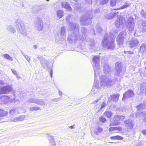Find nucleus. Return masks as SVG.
Returning a JSON list of instances; mask_svg holds the SVG:
<instances>
[{
	"instance_id": "1",
	"label": "nucleus",
	"mask_w": 146,
	"mask_h": 146,
	"mask_svg": "<svg viewBox=\"0 0 146 146\" xmlns=\"http://www.w3.org/2000/svg\"><path fill=\"white\" fill-rule=\"evenodd\" d=\"M100 62V57L98 56H94L93 58L92 63L93 68L94 71L95 80L94 83V87L91 91L92 95H94L97 92V89L99 88L96 79V76L97 74H99L100 71L99 63Z\"/></svg>"
},
{
	"instance_id": "2",
	"label": "nucleus",
	"mask_w": 146,
	"mask_h": 146,
	"mask_svg": "<svg viewBox=\"0 0 146 146\" xmlns=\"http://www.w3.org/2000/svg\"><path fill=\"white\" fill-rule=\"evenodd\" d=\"M78 24L74 23H69V28L71 30H74L76 32V34L74 33V37L71 36V35H69L68 37V39H71L72 40L74 39V38L75 39L77 40H83L84 39H86V29L84 28H82L81 29V32L82 33V36H80V35L79 34V33L78 32L79 29H78Z\"/></svg>"
},
{
	"instance_id": "3",
	"label": "nucleus",
	"mask_w": 146,
	"mask_h": 146,
	"mask_svg": "<svg viewBox=\"0 0 146 146\" xmlns=\"http://www.w3.org/2000/svg\"><path fill=\"white\" fill-rule=\"evenodd\" d=\"M15 25L18 31L23 36H26L28 33V28L26 27L24 22L21 19H18L15 22Z\"/></svg>"
},
{
	"instance_id": "4",
	"label": "nucleus",
	"mask_w": 146,
	"mask_h": 146,
	"mask_svg": "<svg viewBox=\"0 0 146 146\" xmlns=\"http://www.w3.org/2000/svg\"><path fill=\"white\" fill-rule=\"evenodd\" d=\"M102 45L105 47L107 49H113L115 48L114 40L110 36H106L103 39L102 43Z\"/></svg>"
},
{
	"instance_id": "5",
	"label": "nucleus",
	"mask_w": 146,
	"mask_h": 146,
	"mask_svg": "<svg viewBox=\"0 0 146 146\" xmlns=\"http://www.w3.org/2000/svg\"><path fill=\"white\" fill-rule=\"evenodd\" d=\"M92 17V11H89L87 12L85 15L81 16L80 19L81 24L84 25H89L91 22Z\"/></svg>"
},
{
	"instance_id": "6",
	"label": "nucleus",
	"mask_w": 146,
	"mask_h": 146,
	"mask_svg": "<svg viewBox=\"0 0 146 146\" xmlns=\"http://www.w3.org/2000/svg\"><path fill=\"white\" fill-rule=\"evenodd\" d=\"M110 76H100V85L102 87L106 86H111L113 84V82L111 80Z\"/></svg>"
},
{
	"instance_id": "7",
	"label": "nucleus",
	"mask_w": 146,
	"mask_h": 146,
	"mask_svg": "<svg viewBox=\"0 0 146 146\" xmlns=\"http://www.w3.org/2000/svg\"><path fill=\"white\" fill-rule=\"evenodd\" d=\"M137 27L136 32L139 33H143L146 31V22L145 20H140L137 23Z\"/></svg>"
},
{
	"instance_id": "8",
	"label": "nucleus",
	"mask_w": 146,
	"mask_h": 146,
	"mask_svg": "<svg viewBox=\"0 0 146 146\" xmlns=\"http://www.w3.org/2000/svg\"><path fill=\"white\" fill-rule=\"evenodd\" d=\"M125 21V19L124 17L118 15L117 16V19L115 23V26L119 29L118 31H119L120 29L122 27V25Z\"/></svg>"
},
{
	"instance_id": "9",
	"label": "nucleus",
	"mask_w": 146,
	"mask_h": 146,
	"mask_svg": "<svg viewBox=\"0 0 146 146\" xmlns=\"http://www.w3.org/2000/svg\"><path fill=\"white\" fill-rule=\"evenodd\" d=\"M126 25L128 30L129 31H133L134 29L135 24L133 18L130 17L126 21Z\"/></svg>"
},
{
	"instance_id": "10",
	"label": "nucleus",
	"mask_w": 146,
	"mask_h": 146,
	"mask_svg": "<svg viewBox=\"0 0 146 146\" xmlns=\"http://www.w3.org/2000/svg\"><path fill=\"white\" fill-rule=\"evenodd\" d=\"M126 35L125 32L123 31L120 33L117 37V41L118 44L119 46H122L124 42V38Z\"/></svg>"
},
{
	"instance_id": "11",
	"label": "nucleus",
	"mask_w": 146,
	"mask_h": 146,
	"mask_svg": "<svg viewBox=\"0 0 146 146\" xmlns=\"http://www.w3.org/2000/svg\"><path fill=\"white\" fill-rule=\"evenodd\" d=\"M13 89L11 86L7 85L6 86L0 87V94H7L12 91Z\"/></svg>"
},
{
	"instance_id": "12",
	"label": "nucleus",
	"mask_w": 146,
	"mask_h": 146,
	"mask_svg": "<svg viewBox=\"0 0 146 146\" xmlns=\"http://www.w3.org/2000/svg\"><path fill=\"white\" fill-rule=\"evenodd\" d=\"M128 43L131 48L136 47L139 45V42L137 39L135 38H132L128 42Z\"/></svg>"
},
{
	"instance_id": "13",
	"label": "nucleus",
	"mask_w": 146,
	"mask_h": 146,
	"mask_svg": "<svg viewBox=\"0 0 146 146\" xmlns=\"http://www.w3.org/2000/svg\"><path fill=\"white\" fill-rule=\"evenodd\" d=\"M134 96V93L133 91L131 90H129L123 94L122 100H124L125 98L131 97Z\"/></svg>"
},
{
	"instance_id": "14",
	"label": "nucleus",
	"mask_w": 146,
	"mask_h": 146,
	"mask_svg": "<svg viewBox=\"0 0 146 146\" xmlns=\"http://www.w3.org/2000/svg\"><path fill=\"white\" fill-rule=\"evenodd\" d=\"M35 26L38 31H40L43 28V23L41 20L39 19L35 23Z\"/></svg>"
},
{
	"instance_id": "15",
	"label": "nucleus",
	"mask_w": 146,
	"mask_h": 146,
	"mask_svg": "<svg viewBox=\"0 0 146 146\" xmlns=\"http://www.w3.org/2000/svg\"><path fill=\"white\" fill-rule=\"evenodd\" d=\"M103 70L104 73L106 74L102 76H110V75L109 73L110 71V68L108 64H106L104 66Z\"/></svg>"
},
{
	"instance_id": "16",
	"label": "nucleus",
	"mask_w": 146,
	"mask_h": 146,
	"mask_svg": "<svg viewBox=\"0 0 146 146\" xmlns=\"http://www.w3.org/2000/svg\"><path fill=\"white\" fill-rule=\"evenodd\" d=\"M115 66L116 72L115 75L117 76L121 71L122 66L120 62H117L115 64Z\"/></svg>"
},
{
	"instance_id": "17",
	"label": "nucleus",
	"mask_w": 146,
	"mask_h": 146,
	"mask_svg": "<svg viewBox=\"0 0 146 146\" xmlns=\"http://www.w3.org/2000/svg\"><path fill=\"white\" fill-rule=\"evenodd\" d=\"M61 5L62 8H65L67 11L71 12L72 11V8L67 2H62Z\"/></svg>"
},
{
	"instance_id": "18",
	"label": "nucleus",
	"mask_w": 146,
	"mask_h": 146,
	"mask_svg": "<svg viewBox=\"0 0 146 146\" xmlns=\"http://www.w3.org/2000/svg\"><path fill=\"white\" fill-rule=\"evenodd\" d=\"M20 109L19 108L13 109L9 111V114L11 117H13L14 115L19 113Z\"/></svg>"
},
{
	"instance_id": "19",
	"label": "nucleus",
	"mask_w": 146,
	"mask_h": 146,
	"mask_svg": "<svg viewBox=\"0 0 146 146\" xmlns=\"http://www.w3.org/2000/svg\"><path fill=\"white\" fill-rule=\"evenodd\" d=\"M125 126L130 129H132L133 127V123L132 120L128 119L124 121Z\"/></svg>"
},
{
	"instance_id": "20",
	"label": "nucleus",
	"mask_w": 146,
	"mask_h": 146,
	"mask_svg": "<svg viewBox=\"0 0 146 146\" xmlns=\"http://www.w3.org/2000/svg\"><path fill=\"white\" fill-rule=\"evenodd\" d=\"M119 96V94L111 95L110 96L109 100L110 101L116 102L118 100Z\"/></svg>"
},
{
	"instance_id": "21",
	"label": "nucleus",
	"mask_w": 146,
	"mask_h": 146,
	"mask_svg": "<svg viewBox=\"0 0 146 146\" xmlns=\"http://www.w3.org/2000/svg\"><path fill=\"white\" fill-rule=\"evenodd\" d=\"M40 63L41 65L44 68H46L48 66V62L44 58H42L41 60H40Z\"/></svg>"
},
{
	"instance_id": "22",
	"label": "nucleus",
	"mask_w": 146,
	"mask_h": 146,
	"mask_svg": "<svg viewBox=\"0 0 146 146\" xmlns=\"http://www.w3.org/2000/svg\"><path fill=\"white\" fill-rule=\"evenodd\" d=\"M139 51L142 54H144L146 53V45L145 44H142L140 46Z\"/></svg>"
},
{
	"instance_id": "23",
	"label": "nucleus",
	"mask_w": 146,
	"mask_h": 146,
	"mask_svg": "<svg viewBox=\"0 0 146 146\" xmlns=\"http://www.w3.org/2000/svg\"><path fill=\"white\" fill-rule=\"evenodd\" d=\"M60 35L62 38H64L65 37L66 31L64 27H62L60 29Z\"/></svg>"
},
{
	"instance_id": "24",
	"label": "nucleus",
	"mask_w": 146,
	"mask_h": 146,
	"mask_svg": "<svg viewBox=\"0 0 146 146\" xmlns=\"http://www.w3.org/2000/svg\"><path fill=\"white\" fill-rule=\"evenodd\" d=\"M25 118V116L22 115L20 116L19 117H16L14 120H11L15 122L17 121H21L23 120Z\"/></svg>"
},
{
	"instance_id": "25",
	"label": "nucleus",
	"mask_w": 146,
	"mask_h": 146,
	"mask_svg": "<svg viewBox=\"0 0 146 146\" xmlns=\"http://www.w3.org/2000/svg\"><path fill=\"white\" fill-rule=\"evenodd\" d=\"M112 115L113 113L112 112L109 111H105L103 114L104 115L107 117L108 118H110Z\"/></svg>"
},
{
	"instance_id": "26",
	"label": "nucleus",
	"mask_w": 146,
	"mask_h": 146,
	"mask_svg": "<svg viewBox=\"0 0 146 146\" xmlns=\"http://www.w3.org/2000/svg\"><path fill=\"white\" fill-rule=\"evenodd\" d=\"M7 29L12 33H14L16 32L15 28L11 25H8L7 27Z\"/></svg>"
},
{
	"instance_id": "27",
	"label": "nucleus",
	"mask_w": 146,
	"mask_h": 146,
	"mask_svg": "<svg viewBox=\"0 0 146 146\" xmlns=\"http://www.w3.org/2000/svg\"><path fill=\"white\" fill-rule=\"evenodd\" d=\"M117 12H115L112 13V15L111 14H109L107 15H106L105 17L107 19H110V18H112L113 17H114L117 14Z\"/></svg>"
},
{
	"instance_id": "28",
	"label": "nucleus",
	"mask_w": 146,
	"mask_h": 146,
	"mask_svg": "<svg viewBox=\"0 0 146 146\" xmlns=\"http://www.w3.org/2000/svg\"><path fill=\"white\" fill-rule=\"evenodd\" d=\"M5 58L11 61L13 60V59L12 57H11L9 54H3L2 55Z\"/></svg>"
},
{
	"instance_id": "29",
	"label": "nucleus",
	"mask_w": 146,
	"mask_h": 146,
	"mask_svg": "<svg viewBox=\"0 0 146 146\" xmlns=\"http://www.w3.org/2000/svg\"><path fill=\"white\" fill-rule=\"evenodd\" d=\"M63 11L61 10H58L57 11V14L59 19L61 18L63 15Z\"/></svg>"
},
{
	"instance_id": "30",
	"label": "nucleus",
	"mask_w": 146,
	"mask_h": 146,
	"mask_svg": "<svg viewBox=\"0 0 146 146\" xmlns=\"http://www.w3.org/2000/svg\"><path fill=\"white\" fill-rule=\"evenodd\" d=\"M38 98H31L28 100V102L30 103H33L37 104Z\"/></svg>"
},
{
	"instance_id": "31",
	"label": "nucleus",
	"mask_w": 146,
	"mask_h": 146,
	"mask_svg": "<svg viewBox=\"0 0 146 146\" xmlns=\"http://www.w3.org/2000/svg\"><path fill=\"white\" fill-rule=\"evenodd\" d=\"M8 112L2 109H0V116L4 117L7 114Z\"/></svg>"
},
{
	"instance_id": "32",
	"label": "nucleus",
	"mask_w": 146,
	"mask_h": 146,
	"mask_svg": "<svg viewBox=\"0 0 146 146\" xmlns=\"http://www.w3.org/2000/svg\"><path fill=\"white\" fill-rule=\"evenodd\" d=\"M50 144L52 146H54L55 145V143L54 141L53 137L52 136H50L49 139Z\"/></svg>"
},
{
	"instance_id": "33",
	"label": "nucleus",
	"mask_w": 146,
	"mask_h": 146,
	"mask_svg": "<svg viewBox=\"0 0 146 146\" xmlns=\"http://www.w3.org/2000/svg\"><path fill=\"white\" fill-rule=\"evenodd\" d=\"M116 120L114 119V117L113 118V120L112 121V124L113 125H117L119 124L120 122H119L120 120L117 118L116 119Z\"/></svg>"
},
{
	"instance_id": "34",
	"label": "nucleus",
	"mask_w": 146,
	"mask_h": 146,
	"mask_svg": "<svg viewBox=\"0 0 146 146\" xmlns=\"http://www.w3.org/2000/svg\"><path fill=\"white\" fill-rule=\"evenodd\" d=\"M102 31V28L99 25H96V31L97 33H101Z\"/></svg>"
},
{
	"instance_id": "35",
	"label": "nucleus",
	"mask_w": 146,
	"mask_h": 146,
	"mask_svg": "<svg viewBox=\"0 0 146 146\" xmlns=\"http://www.w3.org/2000/svg\"><path fill=\"white\" fill-rule=\"evenodd\" d=\"M117 118L119 119L120 121L123 120L125 119V117L123 116L119 115H115L114 116V119L116 120V119Z\"/></svg>"
},
{
	"instance_id": "36",
	"label": "nucleus",
	"mask_w": 146,
	"mask_h": 146,
	"mask_svg": "<svg viewBox=\"0 0 146 146\" xmlns=\"http://www.w3.org/2000/svg\"><path fill=\"white\" fill-rule=\"evenodd\" d=\"M37 102V104H39L42 106L44 105L45 104L44 101L42 99H38Z\"/></svg>"
},
{
	"instance_id": "37",
	"label": "nucleus",
	"mask_w": 146,
	"mask_h": 146,
	"mask_svg": "<svg viewBox=\"0 0 146 146\" xmlns=\"http://www.w3.org/2000/svg\"><path fill=\"white\" fill-rule=\"evenodd\" d=\"M96 129L97 131H95L94 132V133L96 135H98V133H101L103 131V129L100 127H98Z\"/></svg>"
},
{
	"instance_id": "38",
	"label": "nucleus",
	"mask_w": 146,
	"mask_h": 146,
	"mask_svg": "<svg viewBox=\"0 0 146 146\" xmlns=\"http://www.w3.org/2000/svg\"><path fill=\"white\" fill-rule=\"evenodd\" d=\"M40 109V108L38 107H32L29 108L30 110L32 111L38 110Z\"/></svg>"
},
{
	"instance_id": "39",
	"label": "nucleus",
	"mask_w": 146,
	"mask_h": 146,
	"mask_svg": "<svg viewBox=\"0 0 146 146\" xmlns=\"http://www.w3.org/2000/svg\"><path fill=\"white\" fill-rule=\"evenodd\" d=\"M105 106V104L104 103L102 102L98 108V109L97 110V112L99 111V110L102 109V108H104Z\"/></svg>"
},
{
	"instance_id": "40",
	"label": "nucleus",
	"mask_w": 146,
	"mask_h": 146,
	"mask_svg": "<svg viewBox=\"0 0 146 146\" xmlns=\"http://www.w3.org/2000/svg\"><path fill=\"white\" fill-rule=\"evenodd\" d=\"M10 97L8 96H3L1 98V99L3 100L4 102H6L7 100H8L10 98Z\"/></svg>"
},
{
	"instance_id": "41",
	"label": "nucleus",
	"mask_w": 146,
	"mask_h": 146,
	"mask_svg": "<svg viewBox=\"0 0 146 146\" xmlns=\"http://www.w3.org/2000/svg\"><path fill=\"white\" fill-rule=\"evenodd\" d=\"M145 107V105L143 104H141L137 106V109L139 110H141L143 108Z\"/></svg>"
},
{
	"instance_id": "42",
	"label": "nucleus",
	"mask_w": 146,
	"mask_h": 146,
	"mask_svg": "<svg viewBox=\"0 0 146 146\" xmlns=\"http://www.w3.org/2000/svg\"><path fill=\"white\" fill-rule=\"evenodd\" d=\"M99 120L102 123H104L106 121V119L103 116H102L99 118Z\"/></svg>"
},
{
	"instance_id": "43",
	"label": "nucleus",
	"mask_w": 146,
	"mask_h": 146,
	"mask_svg": "<svg viewBox=\"0 0 146 146\" xmlns=\"http://www.w3.org/2000/svg\"><path fill=\"white\" fill-rule=\"evenodd\" d=\"M121 137L120 136L117 135L111 137L110 139H121Z\"/></svg>"
},
{
	"instance_id": "44",
	"label": "nucleus",
	"mask_w": 146,
	"mask_h": 146,
	"mask_svg": "<svg viewBox=\"0 0 146 146\" xmlns=\"http://www.w3.org/2000/svg\"><path fill=\"white\" fill-rule=\"evenodd\" d=\"M130 3H127L126 4H125V5H124L123 6H122L119 9H123L124 8H126V7H127L130 6Z\"/></svg>"
},
{
	"instance_id": "45",
	"label": "nucleus",
	"mask_w": 146,
	"mask_h": 146,
	"mask_svg": "<svg viewBox=\"0 0 146 146\" xmlns=\"http://www.w3.org/2000/svg\"><path fill=\"white\" fill-rule=\"evenodd\" d=\"M23 56L25 57L26 58L27 60L29 62L30 61V58L27 56V55H25L24 54H23Z\"/></svg>"
},
{
	"instance_id": "46",
	"label": "nucleus",
	"mask_w": 146,
	"mask_h": 146,
	"mask_svg": "<svg viewBox=\"0 0 146 146\" xmlns=\"http://www.w3.org/2000/svg\"><path fill=\"white\" fill-rule=\"evenodd\" d=\"M110 3L111 5L112 6H114L117 4L116 0H111Z\"/></svg>"
},
{
	"instance_id": "47",
	"label": "nucleus",
	"mask_w": 146,
	"mask_h": 146,
	"mask_svg": "<svg viewBox=\"0 0 146 146\" xmlns=\"http://www.w3.org/2000/svg\"><path fill=\"white\" fill-rule=\"evenodd\" d=\"M141 13L143 18L146 17V13H145L143 10L141 11Z\"/></svg>"
},
{
	"instance_id": "48",
	"label": "nucleus",
	"mask_w": 146,
	"mask_h": 146,
	"mask_svg": "<svg viewBox=\"0 0 146 146\" xmlns=\"http://www.w3.org/2000/svg\"><path fill=\"white\" fill-rule=\"evenodd\" d=\"M90 46H93L95 44L94 41V40H91L90 41Z\"/></svg>"
},
{
	"instance_id": "49",
	"label": "nucleus",
	"mask_w": 146,
	"mask_h": 146,
	"mask_svg": "<svg viewBox=\"0 0 146 146\" xmlns=\"http://www.w3.org/2000/svg\"><path fill=\"white\" fill-rule=\"evenodd\" d=\"M108 1V0H102L100 2V4H104L107 3Z\"/></svg>"
},
{
	"instance_id": "50",
	"label": "nucleus",
	"mask_w": 146,
	"mask_h": 146,
	"mask_svg": "<svg viewBox=\"0 0 146 146\" xmlns=\"http://www.w3.org/2000/svg\"><path fill=\"white\" fill-rule=\"evenodd\" d=\"M124 53L127 54H133V52L131 51H125L124 52Z\"/></svg>"
},
{
	"instance_id": "51",
	"label": "nucleus",
	"mask_w": 146,
	"mask_h": 146,
	"mask_svg": "<svg viewBox=\"0 0 146 146\" xmlns=\"http://www.w3.org/2000/svg\"><path fill=\"white\" fill-rule=\"evenodd\" d=\"M100 100V98L98 99L97 100L94 101L93 102V103L96 104H96H97V103L99 102Z\"/></svg>"
},
{
	"instance_id": "52",
	"label": "nucleus",
	"mask_w": 146,
	"mask_h": 146,
	"mask_svg": "<svg viewBox=\"0 0 146 146\" xmlns=\"http://www.w3.org/2000/svg\"><path fill=\"white\" fill-rule=\"evenodd\" d=\"M71 16V15H70L66 17V20L67 22H68L69 21H70L69 19H70Z\"/></svg>"
},
{
	"instance_id": "53",
	"label": "nucleus",
	"mask_w": 146,
	"mask_h": 146,
	"mask_svg": "<svg viewBox=\"0 0 146 146\" xmlns=\"http://www.w3.org/2000/svg\"><path fill=\"white\" fill-rule=\"evenodd\" d=\"M116 128H117V127H110L109 128V130L110 131H113L114 129H116Z\"/></svg>"
},
{
	"instance_id": "54",
	"label": "nucleus",
	"mask_w": 146,
	"mask_h": 146,
	"mask_svg": "<svg viewBox=\"0 0 146 146\" xmlns=\"http://www.w3.org/2000/svg\"><path fill=\"white\" fill-rule=\"evenodd\" d=\"M11 71L12 72V73L14 74V75H17V73L16 72V71L14 69H11Z\"/></svg>"
},
{
	"instance_id": "55",
	"label": "nucleus",
	"mask_w": 146,
	"mask_h": 146,
	"mask_svg": "<svg viewBox=\"0 0 146 146\" xmlns=\"http://www.w3.org/2000/svg\"><path fill=\"white\" fill-rule=\"evenodd\" d=\"M123 0H116V2L117 4L119 3H122Z\"/></svg>"
},
{
	"instance_id": "56",
	"label": "nucleus",
	"mask_w": 146,
	"mask_h": 146,
	"mask_svg": "<svg viewBox=\"0 0 146 146\" xmlns=\"http://www.w3.org/2000/svg\"><path fill=\"white\" fill-rule=\"evenodd\" d=\"M86 2L89 4H91L92 2V0H86Z\"/></svg>"
},
{
	"instance_id": "57",
	"label": "nucleus",
	"mask_w": 146,
	"mask_h": 146,
	"mask_svg": "<svg viewBox=\"0 0 146 146\" xmlns=\"http://www.w3.org/2000/svg\"><path fill=\"white\" fill-rule=\"evenodd\" d=\"M4 84V82L3 80H0V84L3 85Z\"/></svg>"
},
{
	"instance_id": "58",
	"label": "nucleus",
	"mask_w": 146,
	"mask_h": 146,
	"mask_svg": "<svg viewBox=\"0 0 146 146\" xmlns=\"http://www.w3.org/2000/svg\"><path fill=\"white\" fill-rule=\"evenodd\" d=\"M142 133L144 135H145L146 134V130H144L142 131Z\"/></svg>"
},
{
	"instance_id": "59",
	"label": "nucleus",
	"mask_w": 146,
	"mask_h": 146,
	"mask_svg": "<svg viewBox=\"0 0 146 146\" xmlns=\"http://www.w3.org/2000/svg\"><path fill=\"white\" fill-rule=\"evenodd\" d=\"M16 77L18 79H19V78H20V76L18 75L17 74L16 75Z\"/></svg>"
},
{
	"instance_id": "60",
	"label": "nucleus",
	"mask_w": 146,
	"mask_h": 146,
	"mask_svg": "<svg viewBox=\"0 0 146 146\" xmlns=\"http://www.w3.org/2000/svg\"><path fill=\"white\" fill-rule=\"evenodd\" d=\"M33 47L34 48L36 49L37 47V46L36 45H35L33 46Z\"/></svg>"
},
{
	"instance_id": "61",
	"label": "nucleus",
	"mask_w": 146,
	"mask_h": 146,
	"mask_svg": "<svg viewBox=\"0 0 146 146\" xmlns=\"http://www.w3.org/2000/svg\"><path fill=\"white\" fill-rule=\"evenodd\" d=\"M52 70H51L50 71V76H51V78H52Z\"/></svg>"
},
{
	"instance_id": "62",
	"label": "nucleus",
	"mask_w": 146,
	"mask_h": 146,
	"mask_svg": "<svg viewBox=\"0 0 146 146\" xmlns=\"http://www.w3.org/2000/svg\"><path fill=\"white\" fill-rule=\"evenodd\" d=\"M59 95H60V96H61V95L62 94V92L60 91H59Z\"/></svg>"
},
{
	"instance_id": "63",
	"label": "nucleus",
	"mask_w": 146,
	"mask_h": 146,
	"mask_svg": "<svg viewBox=\"0 0 146 146\" xmlns=\"http://www.w3.org/2000/svg\"><path fill=\"white\" fill-rule=\"evenodd\" d=\"M69 127L71 129H73L74 128V127L73 126H71L70 127Z\"/></svg>"
},
{
	"instance_id": "64",
	"label": "nucleus",
	"mask_w": 146,
	"mask_h": 146,
	"mask_svg": "<svg viewBox=\"0 0 146 146\" xmlns=\"http://www.w3.org/2000/svg\"><path fill=\"white\" fill-rule=\"evenodd\" d=\"M145 121H146V114L145 115Z\"/></svg>"
}]
</instances>
